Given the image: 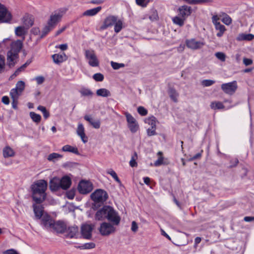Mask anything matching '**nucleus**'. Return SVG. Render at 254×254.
<instances>
[{
	"mask_svg": "<svg viewBox=\"0 0 254 254\" xmlns=\"http://www.w3.org/2000/svg\"><path fill=\"white\" fill-rule=\"evenodd\" d=\"M41 218L42 219L43 225L47 229L52 228L54 229H57V227L60 225H61V229L59 230V231L62 232L64 229L63 224L61 222H57L55 223L50 216L47 214H44Z\"/></svg>",
	"mask_w": 254,
	"mask_h": 254,
	"instance_id": "39448f33",
	"label": "nucleus"
},
{
	"mask_svg": "<svg viewBox=\"0 0 254 254\" xmlns=\"http://www.w3.org/2000/svg\"><path fill=\"white\" fill-rule=\"evenodd\" d=\"M67 9L65 7L60 8L54 11L50 15L48 22L54 26L61 21L63 16L66 13Z\"/></svg>",
	"mask_w": 254,
	"mask_h": 254,
	"instance_id": "20e7f679",
	"label": "nucleus"
},
{
	"mask_svg": "<svg viewBox=\"0 0 254 254\" xmlns=\"http://www.w3.org/2000/svg\"><path fill=\"white\" fill-rule=\"evenodd\" d=\"M214 83H215L214 80H210V79H205V80H203L201 82L202 85L203 86H205V87L210 86L212 85V84H213Z\"/></svg>",
	"mask_w": 254,
	"mask_h": 254,
	"instance_id": "3c124183",
	"label": "nucleus"
},
{
	"mask_svg": "<svg viewBox=\"0 0 254 254\" xmlns=\"http://www.w3.org/2000/svg\"><path fill=\"white\" fill-rule=\"evenodd\" d=\"M30 62H26L24 64L22 65L20 67H19L14 73L13 75L17 76L20 72L24 70V69L30 63Z\"/></svg>",
	"mask_w": 254,
	"mask_h": 254,
	"instance_id": "ea45409f",
	"label": "nucleus"
},
{
	"mask_svg": "<svg viewBox=\"0 0 254 254\" xmlns=\"http://www.w3.org/2000/svg\"><path fill=\"white\" fill-rule=\"evenodd\" d=\"M62 157V155L57 153H53L49 155L48 157V160L50 161L55 162L59 158H61Z\"/></svg>",
	"mask_w": 254,
	"mask_h": 254,
	"instance_id": "f704fd0d",
	"label": "nucleus"
},
{
	"mask_svg": "<svg viewBox=\"0 0 254 254\" xmlns=\"http://www.w3.org/2000/svg\"><path fill=\"white\" fill-rule=\"evenodd\" d=\"M66 28V26H64L61 29H59L56 33V36H58L61 34L63 32H64L65 29Z\"/></svg>",
	"mask_w": 254,
	"mask_h": 254,
	"instance_id": "69168bd1",
	"label": "nucleus"
},
{
	"mask_svg": "<svg viewBox=\"0 0 254 254\" xmlns=\"http://www.w3.org/2000/svg\"><path fill=\"white\" fill-rule=\"evenodd\" d=\"M14 155V151L9 146H6L3 149V156L4 158L13 157Z\"/></svg>",
	"mask_w": 254,
	"mask_h": 254,
	"instance_id": "b1692460",
	"label": "nucleus"
},
{
	"mask_svg": "<svg viewBox=\"0 0 254 254\" xmlns=\"http://www.w3.org/2000/svg\"><path fill=\"white\" fill-rule=\"evenodd\" d=\"M101 7H97L93 9L87 10L84 12V15L93 16L97 13L100 10Z\"/></svg>",
	"mask_w": 254,
	"mask_h": 254,
	"instance_id": "473e14b6",
	"label": "nucleus"
},
{
	"mask_svg": "<svg viewBox=\"0 0 254 254\" xmlns=\"http://www.w3.org/2000/svg\"><path fill=\"white\" fill-rule=\"evenodd\" d=\"M52 59L55 64H59L65 61L67 59L65 54L63 53L62 54H54L52 56Z\"/></svg>",
	"mask_w": 254,
	"mask_h": 254,
	"instance_id": "4be33fe9",
	"label": "nucleus"
},
{
	"mask_svg": "<svg viewBox=\"0 0 254 254\" xmlns=\"http://www.w3.org/2000/svg\"><path fill=\"white\" fill-rule=\"evenodd\" d=\"M60 181L61 182V189L63 190H67L70 187L71 184V181L70 178L68 176H65L63 177L62 179H60Z\"/></svg>",
	"mask_w": 254,
	"mask_h": 254,
	"instance_id": "412c9836",
	"label": "nucleus"
},
{
	"mask_svg": "<svg viewBox=\"0 0 254 254\" xmlns=\"http://www.w3.org/2000/svg\"><path fill=\"white\" fill-rule=\"evenodd\" d=\"M61 182L60 179L58 177H54L50 181V189L52 191H56L61 187Z\"/></svg>",
	"mask_w": 254,
	"mask_h": 254,
	"instance_id": "2eb2a0df",
	"label": "nucleus"
},
{
	"mask_svg": "<svg viewBox=\"0 0 254 254\" xmlns=\"http://www.w3.org/2000/svg\"><path fill=\"white\" fill-rule=\"evenodd\" d=\"M111 65L113 68L116 70L120 68L124 67L125 66V64H124L118 63L113 61L111 62Z\"/></svg>",
	"mask_w": 254,
	"mask_h": 254,
	"instance_id": "c03bdc74",
	"label": "nucleus"
},
{
	"mask_svg": "<svg viewBox=\"0 0 254 254\" xmlns=\"http://www.w3.org/2000/svg\"><path fill=\"white\" fill-rule=\"evenodd\" d=\"M16 54H14L11 52H8L7 53V64L10 67L13 66L15 64L14 61L16 57Z\"/></svg>",
	"mask_w": 254,
	"mask_h": 254,
	"instance_id": "393cba45",
	"label": "nucleus"
},
{
	"mask_svg": "<svg viewBox=\"0 0 254 254\" xmlns=\"http://www.w3.org/2000/svg\"><path fill=\"white\" fill-rule=\"evenodd\" d=\"M77 134L80 137L82 141L86 143L88 141V138L84 133V128L82 124H79L76 130Z\"/></svg>",
	"mask_w": 254,
	"mask_h": 254,
	"instance_id": "aec40b11",
	"label": "nucleus"
},
{
	"mask_svg": "<svg viewBox=\"0 0 254 254\" xmlns=\"http://www.w3.org/2000/svg\"><path fill=\"white\" fill-rule=\"evenodd\" d=\"M215 57L221 62H225L226 60V55L223 52H217L215 54Z\"/></svg>",
	"mask_w": 254,
	"mask_h": 254,
	"instance_id": "49530a36",
	"label": "nucleus"
},
{
	"mask_svg": "<svg viewBox=\"0 0 254 254\" xmlns=\"http://www.w3.org/2000/svg\"><path fill=\"white\" fill-rule=\"evenodd\" d=\"M243 64L246 66H248L251 65L253 64V60L251 59H248L246 58H244L243 59Z\"/></svg>",
	"mask_w": 254,
	"mask_h": 254,
	"instance_id": "5fc2aeb1",
	"label": "nucleus"
},
{
	"mask_svg": "<svg viewBox=\"0 0 254 254\" xmlns=\"http://www.w3.org/2000/svg\"><path fill=\"white\" fill-rule=\"evenodd\" d=\"M85 56L88 61V64L92 67H97L99 65V60L93 50H86L85 51Z\"/></svg>",
	"mask_w": 254,
	"mask_h": 254,
	"instance_id": "0eeeda50",
	"label": "nucleus"
},
{
	"mask_svg": "<svg viewBox=\"0 0 254 254\" xmlns=\"http://www.w3.org/2000/svg\"><path fill=\"white\" fill-rule=\"evenodd\" d=\"M93 78L96 81H102L104 79V75L100 73H97L93 75Z\"/></svg>",
	"mask_w": 254,
	"mask_h": 254,
	"instance_id": "8fccbe9b",
	"label": "nucleus"
},
{
	"mask_svg": "<svg viewBox=\"0 0 254 254\" xmlns=\"http://www.w3.org/2000/svg\"><path fill=\"white\" fill-rule=\"evenodd\" d=\"M79 92L83 96L91 97L93 95V92L88 88H82L80 89Z\"/></svg>",
	"mask_w": 254,
	"mask_h": 254,
	"instance_id": "72a5a7b5",
	"label": "nucleus"
},
{
	"mask_svg": "<svg viewBox=\"0 0 254 254\" xmlns=\"http://www.w3.org/2000/svg\"><path fill=\"white\" fill-rule=\"evenodd\" d=\"M221 20L227 25H229L232 23L231 18L227 14H224Z\"/></svg>",
	"mask_w": 254,
	"mask_h": 254,
	"instance_id": "de8ad7c7",
	"label": "nucleus"
},
{
	"mask_svg": "<svg viewBox=\"0 0 254 254\" xmlns=\"http://www.w3.org/2000/svg\"><path fill=\"white\" fill-rule=\"evenodd\" d=\"M78 232L77 227H69L67 231V236L70 238H73Z\"/></svg>",
	"mask_w": 254,
	"mask_h": 254,
	"instance_id": "2f4dec72",
	"label": "nucleus"
},
{
	"mask_svg": "<svg viewBox=\"0 0 254 254\" xmlns=\"http://www.w3.org/2000/svg\"><path fill=\"white\" fill-rule=\"evenodd\" d=\"M22 21L25 27L27 29L33 25V20L28 15L24 16L22 18Z\"/></svg>",
	"mask_w": 254,
	"mask_h": 254,
	"instance_id": "c85d7f7f",
	"label": "nucleus"
},
{
	"mask_svg": "<svg viewBox=\"0 0 254 254\" xmlns=\"http://www.w3.org/2000/svg\"><path fill=\"white\" fill-rule=\"evenodd\" d=\"M5 65L4 58L0 55V73H2L4 71Z\"/></svg>",
	"mask_w": 254,
	"mask_h": 254,
	"instance_id": "09e8293b",
	"label": "nucleus"
},
{
	"mask_svg": "<svg viewBox=\"0 0 254 254\" xmlns=\"http://www.w3.org/2000/svg\"><path fill=\"white\" fill-rule=\"evenodd\" d=\"M62 150L64 152H70L75 154H78V150L76 147L71 146L69 145H66L63 147Z\"/></svg>",
	"mask_w": 254,
	"mask_h": 254,
	"instance_id": "bb28decb",
	"label": "nucleus"
},
{
	"mask_svg": "<svg viewBox=\"0 0 254 254\" xmlns=\"http://www.w3.org/2000/svg\"><path fill=\"white\" fill-rule=\"evenodd\" d=\"M66 196L67 197L70 199H72L73 198L74 196V192H72V191H69V192H67L66 193Z\"/></svg>",
	"mask_w": 254,
	"mask_h": 254,
	"instance_id": "774afa93",
	"label": "nucleus"
},
{
	"mask_svg": "<svg viewBox=\"0 0 254 254\" xmlns=\"http://www.w3.org/2000/svg\"><path fill=\"white\" fill-rule=\"evenodd\" d=\"M25 88V83L23 81H19L16 84L15 88H13L10 92V95L14 101L18 99Z\"/></svg>",
	"mask_w": 254,
	"mask_h": 254,
	"instance_id": "1a4fd4ad",
	"label": "nucleus"
},
{
	"mask_svg": "<svg viewBox=\"0 0 254 254\" xmlns=\"http://www.w3.org/2000/svg\"><path fill=\"white\" fill-rule=\"evenodd\" d=\"M246 34H239V36H238L237 39L238 40V41H241V40H246Z\"/></svg>",
	"mask_w": 254,
	"mask_h": 254,
	"instance_id": "e2e57ef3",
	"label": "nucleus"
},
{
	"mask_svg": "<svg viewBox=\"0 0 254 254\" xmlns=\"http://www.w3.org/2000/svg\"><path fill=\"white\" fill-rule=\"evenodd\" d=\"M155 129L156 127H151V128H148L147 130V135L148 136H152L155 134Z\"/></svg>",
	"mask_w": 254,
	"mask_h": 254,
	"instance_id": "4d7b16f0",
	"label": "nucleus"
},
{
	"mask_svg": "<svg viewBox=\"0 0 254 254\" xmlns=\"http://www.w3.org/2000/svg\"><path fill=\"white\" fill-rule=\"evenodd\" d=\"M169 94L170 97L172 98L173 100H175V92L173 89L170 88L169 89Z\"/></svg>",
	"mask_w": 254,
	"mask_h": 254,
	"instance_id": "338daca9",
	"label": "nucleus"
},
{
	"mask_svg": "<svg viewBox=\"0 0 254 254\" xmlns=\"http://www.w3.org/2000/svg\"><path fill=\"white\" fill-rule=\"evenodd\" d=\"M117 17L114 16H110L107 17L104 20L103 24L101 26L102 29H105L108 27L114 25L117 21Z\"/></svg>",
	"mask_w": 254,
	"mask_h": 254,
	"instance_id": "dca6fc26",
	"label": "nucleus"
},
{
	"mask_svg": "<svg viewBox=\"0 0 254 254\" xmlns=\"http://www.w3.org/2000/svg\"><path fill=\"white\" fill-rule=\"evenodd\" d=\"M3 254H19V253L14 249H11L3 252Z\"/></svg>",
	"mask_w": 254,
	"mask_h": 254,
	"instance_id": "bf43d9fd",
	"label": "nucleus"
},
{
	"mask_svg": "<svg viewBox=\"0 0 254 254\" xmlns=\"http://www.w3.org/2000/svg\"><path fill=\"white\" fill-rule=\"evenodd\" d=\"M138 224H137V223L135 221H133L131 222V230L133 233H136L138 231Z\"/></svg>",
	"mask_w": 254,
	"mask_h": 254,
	"instance_id": "864d4df0",
	"label": "nucleus"
},
{
	"mask_svg": "<svg viewBox=\"0 0 254 254\" xmlns=\"http://www.w3.org/2000/svg\"><path fill=\"white\" fill-rule=\"evenodd\" d=\"M106 191L101 189H98L91 194V198L95 203H103L108 198Z\"/></svg>",
	"mask_w": 254,
	"mask_h": 254,
	"instance_id": "423d86ee",
	"label": "nucleus"
},
{
	"mask_svg": "<svg viewBox=\"0 0 254 254\" xmlns=\"http://www.w3.org/2000/svg\"><path fill=\"white\" fill-rule=\"evenodd\" d=\"M158 155H159V157L154 163V165L155 166H159L163 164V157H162V153L159 151L158 152Z\"/></svg>",
	"mask_w": 254,
	"mask_h": 254,
	"instance_id": "37998d69",
	"label": "nucleus"
},
{
	"mask_svg": "<svg viewBox=\"0 0 254 254\" xmlns=\"http://www.w3.org/2000/svg\"><path fill=\"white\" fill-rule=\"evenodd\" d=\"M128 127L132 133L136 132L139 128V125L135 118L129 113H125Z\"/></svg>",
	"mask_w": 254,
	"mask_h": 254,
	"instance_id": "6e6552de",
	"label": "nucleus"
},
{
	"mask_svg": "<svg viewBox=\"0 0 254 254\" xmlns=\"http://www.w3.org/2000/svg\"><path fill=\"white\" fill-rule=\"evenodd\" d=\"M96 94L99 96L107 97L111 95V93L106 88H101L96 91Z\"/></svg>",
	"mask_w": 254,
	"mask_h": 254,
	"instance_id": "cd10ccee",
	"label": "nucleus"
},
{
	"mask_svg": "<svg viewBox=\"0 0 254 254\" xmlns=\"http://www.w3.org/2000/svg\"><path fill=\"white\" fill-rule=\"evenodd\" d=\"M93 186L91 182L89 181H82L78 186V190L80 193L86 194L92 191Z\"/></svg>",
	"mask_w": 254,
	"mask_h": 254,
	"instance_id": "f8f14e48",
	"label": "nucleus"
},
{
	"mask_svg": "<svg viewBox=\"0 0 254 254\" xmlns=\"http://www.w3.org/2000/svg\"><path fill=\"white\" fill-rule=\"evenodd\" d=\"M190 2L193 4H197L202 2H204L206 0H189Z\"/></svg>",
	"mask_w": 254,
	"mask_h": 254,
	"instance_id": "0e129e2a",
	"label": "nucleus"
},
{
	"mask_svg": "<svg viewBox=\"0 0 254 254\" xmlns=\"http://www.w3.org/2000/svg\"><path fill=\"white\" fill-rule=\"evenodd\" d=\"M55 26H54L52 24H51L50 22L48 21L47 25H46L43 30H42V33L41 36V38L44 37L45 36H46L51 30H52Z\"/></svg>",
	"mask_w": 254,
	"mask_h": 254,
	"instance_id": "c756f323",
	"label": "nucleus"
},
{
	"mask_svg": "<svg viewBox=\"0 0 254 254\" xmlns=\"http://www.w3.org/2000/svg\"><path fill=\"white\" fill-rule=\"evenodd\" d=\"M12 15L6 7L0 3V22L8 23L11 21Z\"/></svg>",
	"mask_w": 254,
	"mask_h": 254,
	"instance_id": "9d476101",
	"label": "nucleus"
},
{
	"mask_svg": "<svg viewBox=\"0 0 254 254\" xmlns=\"http://www.w3.org/2000/svg\"><path fill=\"white\" fill-rule=\"evenodd\" d=\"M94 226L92 224H84L81 227V233L84 239H90Z\"/></svg>",
	"mask_w": 254,
	"mask_h": 254,
	"instance_id": "ddd939ff",
	"label": "nucleus"
},
{
	"mask_svg": "<svg viewBox=\"0 0 254 254\" xmlns=\"http://www.w3.org/2000/svg\"><path fill=\"white\" fill-rule=\"evenodd\" d=\"M30 116L32 119V121L36 123H39L41 121V117L39 114L31 112L30 113Z\"/></svg>",
	"mask_w": 254,
	"mask_h": 254,
	"instance_id": "c9c22d12",
	"label": "nucleus"
},
{
	"mask_svg": "<svg viewBox=\"0 0 254 254\" xmlns=\"http://www.w3.org/2000/svg\"><path fill=\"white\" fill-rule=\"evenodd\" d=\"M2 102L5 105H8L9 103V100L7 96H3L2 98Z\"/></svg>",
	"mask_w": 254,
	"mask_h": 254,
	"instance_id": "680f3d73",
	"label": "nucleus"
},
{
	"mask_svg": "<svg viewBox=\"0 0 254 254\" xmlns=\"http://www.w3.org/2000/svg\"><path fill=\"white\" fill-rule=\"evenodd\" d=\"M137 158V153L136 152L134 153L133 155L132 156L131 160L129 161V165L131 167H136L137 166V162H136V160Z\"/></svg>",
	"mask_w": 254,
	"mask_h": 254,
	"instance_id": "a18cd8bd",
	"label": "nucleus"
},
{
	"mask_svg": "<svg viewBox=\"0 0 254 254\" xmlns=\"http://www.w3.org/2000/svg\"><path fill=\"white\" fill-rule=\"evenodd\" d=\"M149 18L150 20L152 21L157 20L159 17L157 11L154 9L152 10Z\"/></svg>",
	"mask_w": 254,
	"mask_h": 254,
	"instance_id": "a19ab883",
	"label": "nucleus"
},
{
	"mask_svg": "<svg viewBox=\"0 0 254 254\" xmlns=\"http://www.w3.org/2000/svg\"><path fill=\"white\" fill-rule=\"evenodd\" d=\"M95 218L98 221L107 219L111 222H104L101 223L98 230L103 236L114 234L117 231L116 226L119 225L121 221V217L118 212L109 205H105L98 210L95 214Z\"/></svg>",
	"mask_w": 254,
	"mask_h": 254,
	"instance_id": "f257e3e1",
	"label": "nucleus"
},
{
	"mask_svg": "<svg viewBox=\"0 0 254 254\" xmlns=\"http://www.w3.org/2000/svg\"><path fill=\"white\" fill-rule=\"evenodd\" d=\"M114 30L116 33L119 32L122 29L123 22L121 20H119L116 21L115 24Z\"/></svg>",
	"mask_w": 254,
	"mask_h": 254,
	"instance_id": "58836bf2",
	"label": "nucleus"
},
{
	"mask_svg": "<svg viewBox=\"0 0 254 254\" xmlns=\"http://www.w3.org/2000/svg\"><path fill=\"white\" fill-rule=\"evenodd\" d=\"M211 108L213 110H220L224 108L222 103L219 101L212 102L210 105Z\"/></svg>",
	"mask_w": 254,
	"mask_h": 254,
	"instance_id": "7c9ffc66",
	"label": "nucleus"
},
{
	"mask_svg": "<svg viewBox=\"0 0 254 254\" xmlns=\"http://www.w3.org/2000/svg\"><path fill=\"white\" fill-rule=\"evenodd\" d=\"M137 112L141 116H145L147 114V110L142 106H140L137 108Z\"/></svg>",
	"mask_w": 254,
	"mask_h": 254,
	"instance_id": "603ef678",
	"label": "nucleus"
},
{
	"mask_svg": "<svg viewBox=\"0 0 254 254\" xmlns=\"http://www.w3.org/2000/svg\"><path fill=\"white\" fill-rule=\"evenodd\" d=\"M186 45L189 48L192 50H197L201 48L204 46V43L202 41L191 39L187 41Z\"/></svg>",
	"mask_w": 254,
	"mask_h": 254,
	"instance_id": "4468645a",
	"label": "nucleus"
},
{
	"mask_svg": "<svg viewBox=\"0 0 254 254\" xmlns=\"http://www.w3.org/2000/svg\"><path fill=\"white\" fill-rule=\"evenodd\" d=\"M35 80H36L37 83L38 84H41L43 83V82L44 81L45 78L43 76H37L35 78Z\"/></svg>",
	"mask_w": 254,
	"mask_h": 254,
	"instance_id": "052dcab7",
	"label": "nucleus"
},
{
	"mask_svg": "<svg viewBox=\"0 0 254 254\" xmlns=\"http://www.w3.org/2000/svg\"><path fill=\"white\" fill-rule=\"evenodd\" d=\"M47 185V182L44 180H38L32 185V197L37 203L40 204L45 200Z\"/></svg>",
	"mask_w": 254,
	"mask_h": 254,
	"instance_id": "f03ea898",
	"label": "nucleus"
},
{
	"mask_svg": "<svg viewBox=\"0 0 254 254\" xmlns=\"http://www.w3.org/2000/svg\"><path fill=\"white\" fill-rule=\"evenodd\" d=\"M28 29L25 26H18L15 29V34L18 37H22L23 39H24V36L27 32Z\"/></svg>",
	"mask_w": 254,
	"mask_h": 254,
	"instance_id": "5701e85b",
	"label": "nucleus"
},
{
	"mask_svg": "<svg viewBox=\"0 0 254 254\" xmlns=\"http://www.w3.org/2000/svg\"><path fill=\"white\" fill-rule=\"evenodd\" d=\"M214 26L215 29L218 31V32L216 34L217 36L218 37H222L226 30L225 27L220 23H217Z\"/></svg>",
	"mask_w": 254,
	"mask_h": 254,
	"instance_id": "a878e982",
	"label": "nucleus"
},
{
	"mask_svg": "<svg viewBox=\"0 0 254 254\" xmlns=\"http://www.w3.org/2000/svg\"><path fill=\"white\" fill-rule=\"evenodd\" d=\"M219 20H220V18L217 15H213L212 16V23H213V24L214 25H215L217 23H220L219 22Z\"/></svg>",
	"mask_w": 254,
	"mask_h": 254,
	"instance_id": "6e6d98bb",
	"label": "nucleus"
},
{
	"mask_svg": "<svg viewBox=\"0 0 254 254\" xmlns=\"http://www.w3.org/2000/svg\"><path fill=\"white\" fill-rule=\"evenodd\" d=\"M136 3L141 6H145L147 4V0H136Z\"/></svg>",
	"mask_w": 254,
	"mask_h": 254,
	"instance_id": "13d9d810",
	"label": "nucleus"
},
{
	"mask_svg": "<svg viewBox=\"0 0 254 254\" xmlns=\"http://www.w3.org/2000/svg\"><path fill=\"white\" fill-rule=\"evenodd\" d=\"M222 90L226 94L232 95L237 89V84L236 81L223 83L221 85Z\"/></svg>",
	"mask_w": 254,
	"mask_h": 254,
	"instance_id": "9b49d317",
	"label": "nucleus"
},
{
	"mask_svg": "<svg viewBox=\"0 0 254 254\" xmlns=\"http://www.w3.org/2000/svg\"><path fill=\"white\" fill-rule=\"evenodd\" d=\"M22 47V42L19 40H16L11 43V50L9 52L17 54L20 51Z\"/></svg>",
	"mask_w": 254,
	"mask_h": 254,
	"instance_id": "a211bd4d",
	"label": "nucleus"
},
{
	"mask_svg": "<svg viewBox=\"0 0 254 254\" xmlns=\"http://www.w3.org/2000/svg\"><path fill=\"white\" fill-rule=\"evenodd\" d=\"M107 174L110 175L119 184H121V182L119 179L117 174L112 169H108L107 171Z\"/></svg>",
	"mask_w": 254,
	"mask_h": 254,
	"instance_id": "e433bc0d",
	"label": "nucleus"
},
{
	"mask_svg": "<svg viewBox=\"0 0 254 254\" xmlns=\"http://www.w3.org/2000/svg\"><path fill=\"white\" fill-rule=\"evenodd\" d=\"M85 120L89 122V123L95 128L98 129L100 127V121L99 119L94 120L89 115H85L84 117Z\"/></svg>",
	"mask_w": 254,
	"mask_h": 254,
	"instance_id": "f3484780",
	"label": "nucleus"
},
{
	"mask_svg": "<svg viewBox=\"0 0 254 254\" xmlns=\"http://www.w3.org/2000/svg\"><path fill=\"white\" fill-rule=\"evenodd\" d=\"M33 207L35 215L38 219L41 218L43 216V215H44V214H46L44 212L43 207L42 205L33 204Z\"/></svg>",
	"mask_w": 254,
	"mask_h": 254,
	"instance_id": "6ab92c4d",
	"label": "nucleus"
},
{
	"mask_svg": "<svg viewBox=\"0 0 254 254\" xmlns=\"http://www.w3.org/2000/svg\"><path fill=\"white\" fill-rule=\"evenodd\" d=\"M190 13V7L184 5L180 7L179 9V14L177 16H176V24L180 26L183 25L185 20Z\"/></svg>",
	"mask_w": 254,
	"mask_h": 254,
	"instance_id": "7ed1b4c3",
	"label": "nucleus"
},
{
	"mask_svg": "<svg viewBox=\"0 0 254 254\" xmlns=\"http://www.w3.org/2000/svg\"><path fill=\"white\" fill-rule=\"evenodd\" d=\"M95 247V244L94 243H88L79 246L78 248L80 249H91Z\"/></svg>",
	"mask_w": 254,
	"mask_h": 254,
	"instance_id": "79ce46f5",
	"label": "nucleus"
},
{
	"mask_svg": "<svg viewBox=\"0 0 254 254\" xmlns=\"http://www.w3.org/2000/svg\"><path fill=\"white\" fill-rule=\"evenodd\" d=\"M145 122L150 125L151 127H156V118L154 117H151L146 119Z\"/></svg>",
	"mask_w": 254,
	"mask_h": 254,
	"instance_id": "4c0bfd02",
	"label": "nucleus"
}]
</instances>
